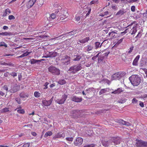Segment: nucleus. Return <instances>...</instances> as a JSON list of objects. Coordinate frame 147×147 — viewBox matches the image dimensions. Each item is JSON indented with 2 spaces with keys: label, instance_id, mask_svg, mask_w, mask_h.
<instances>
[{
  "label": "nucleus",
  "instance_id": "obj_60",
  "mask_svg": "<svg viewBox=\"0 0 147 147\" xmlns=\"http://www.w3.org/2000/svg\"><path fill=\"white\" fill-rule=\"evenodd\" d=\"M112 8L114 10H117V7L115 5H112Z\"/></svg>",
  "mask_w": 147,
  "mask_h": 147
},
{
  "label": "nucleus",
  "instance_id": "obj_56",
  "mask_svg": "<svg viewBox=\"0 0 147 147\" xmlns=\"http://www.w3.org/2000/svg\"><path fill=\"white\" fill-rule=\"evenodd\" d=\"M49 84V83L47 82H46L44 84V86L45 87L44 88V89H47L48 88L47 86Z\"/></svg>",
  "mask_w": 147,
  "mask_h": 147
},
{
  "label": "nucleus",
  "instance_id": "obj_3",
  "mask_svg": "<svg viewBox=\"0 0 147 147\" xmlns=\"http://www.w3.org/2000/svg\"><path fill=\"white\" fill-rule=\"evenodd\" d=\"M49 72L53 75H59L60 74V70L59 69L53 66H50L48 68Z\"/></svg>",
  "mask_w": 147,
  "mask_h": 147
},
{
  "label": "nucleus",
  "instance_id": "obj_38",
  "mask_svg": "<svg viewBox=\"0 0 147 147\" xmlns=\"http://www.w3.org/2000/svg\"><path fill=\"white\" fill-rule=\"evenodd\" d=\"M34 95L36 97L38 98L40 96L41 94L39 92L36 91L34 92Z\"/></svg>",
  "mask_w": 147,
  "mask_h": 147
},
{
  "label": "nucleus",
  "instance_id": "obj_46",
  "mask_svg": "<svg viewBox=\"0 0 147 147\" xmlns=\"http://www.w3.org/2000/svg\"><path fill=\"white\" fill-rule=\"evenodd\" d=\"M32 52H28V51L26 52L25 53H24L23 54V55L24 56V57L26 56L29 55L30 53Z\"/></svg>",
  "mask_w": 147,
  "mask_h": 147
},
{
  "label": "nucleus",
  "instance_id": "obj_53",
  "mask_svg": "<svg viewBox=\"0 0 147 147\" xmlns=\"http://www.w3.org/2000/svg\"><path fill=\"white\" fill-rule=\"evenodd\" d=\"M91 10V8H90L89 9V10L88 11L87 13L86 14V18L90 14V13Z\"/></svg>",
  "mask_w": 147,
  "mask_h": 147
},
{
  "label": "nucleus",
  "instance_id": "obj_24",
  "mask_svg": "<svg viewBox=\"0 0 147 147\" xmlns=\"http://www.w3.org/2000/svg\"><path fill=\"white\" fill-rule=\"evenodd\" d=\"M13 35V34L10 32H2L3 36H12Z\"/></svg>",
  "mask_w": 147,
  "mask_h": 147
},
{
  "label": "nucleus",
  "instance_id": "obj_48",
  "mask_svg": "<svg viewBox=\"0 0 147 147\" xmlns=\"http://www.w3.org/2000/svg\"><path fill=\"white\" fill-rule=\"evenodd\" d=\"M66 140L67 141L72 142L73 140V138L71 137H67L66 138Z\"/></svg>",
  "mask_w": 147,
  "mask_h": 147
},
{
  "label": "nucleus",
  "instance_id": "obj_42",
  "mask_svg": "<svg viewBox=\"0 0 147 147\" xmlns=\"http://www.w3.org/2000/svg\"><path fill=\"white\" fill-rule=\"evenodd\" d=\"M95 145L93 144H87L85 145L84 147H94Z\"/></svg>",
  "mask_w": 147,
  "mask_h": 147
},
{
  "label": "nucleus",
  "instance_id": "obj_61",
  "mask_svg": "<svg viewBox=\"0 0 147 147\" xmlns=\"http://www.w3.org/2000/svg\"><path fill=\"white\" fill-rule=\"evenodd\" d=\"M131 10L133 12H134L135 11V6H132L131 7Z\"/></svg>",
  "mask_w": 147,
  "mask_h": 147
},
{
  "label": "nucleus",
  "instance_id": "obj_43",
  "mask_svg": "<svg viewBox=\"0 0 147 147\" xmlns=\"http://www.w3.org/2000/svg\"><path fill=\"white\" fill-rule=\"evenodd\" d=\"M98 1L96 0V1H94V0H93L91 1L90 2V5H92V4H97L98 3Z\"/></svg>",
  "mask_w": 147,
  "mask_h": 147
},
{
  "label": "nucleus",
  "instance_id": "obj_49",
  "mask_svg": "<svg viewBox=\"0 0 147 147\" xmlns=\"http://www.w3.org/2000/svg\"><path fill=\"white\" fill-rule=\"evenodd\" d=\"M142 147H147V142L144 141Z\"/></svg>",
  "mask_w": 147,
  "mask_h": 147
},
{
  "label": "nucleus",
  "instance_id": "obj_36",
  "mask_svg": "<svg viewBox=\"0 0 147 147\" xmlns=\"http://www.w3.org/2000/svg\"><path fill=\"white\" fill-rule=\"evenodd\" d=\"M121 124H122L123 125H127L128 126L130 125V123L129 122H128L126 121L123 120V121H122Z\"/></svg>",
  "mask_w": 147,
  "mask_h": 147
},
{
  "label": "nucleus",
  "instance_id": "obj_19",
  "mask_svg": "<svg viewBox=\"0 0 147 147\" xmlns=\"http://www.w3.org/2000/svg\"><path fill=\"white\" fill-rule=\"evenodd\" d=\"M93 49V47L91 45H88L86 47H85V49L87 52L91 51Z\"/></svg>",
  "mask_w": 147,
  "mask_h": 147
},
{
  "label": "nucleus",
  "instance_id": "obj_4",
  "mask_svg": "<svg viewBox=\"0 0 147 147\" xmlns=\"http://www.w3.org/2000/svg\"><path fill=\"white\" fill-rule=\"evenodd\" d=\"M82 69L81 66L80 65H75L71 67L69 71H71L73 74H75L77 71L80 70Z\"/></svg>",
  "mask_w": 147,
  "mask_h": 147
},
{
  "label": "nucleus",
  "instance_id": "obj_41",
  "mask_svg": "<svg viewBox=\"0 0 147 147\" xmlns=\"http://www.w3.org/2000/svg\"><path fill=\"white\" fill-rule=\"evenodd\" d=\"M124 39L123 38H122L119 40H118L115 43V45H119L121 43V42H122L123 41V39Z\"/></svg>",
  "mask_w": 147,
  "mask_h": 147
},
{
  "label": "nucleus",
  "instance_id": "obj_17",
  "mask_svg": "<svg viewBox=\"0 0 147 147\" xmlns=\"http://www.w3.org/2000/svg\"><path fill=\"white\" fill-rule=\"evenodd\" d=\"M137 31V28L135 27H133L131 30H129V33H130L131 35H133L136 33Z\"/></svg>",
  "mask_w": 147,
  "mask_h": 147
},
{
  "label": "nucleus",
  "instance_id": "obj_14",
  "mask_svg": "<svg viewBox=\"0 0 147 147\" xmlns=\"http://www.w3.org/2000/svg\"><path fill=\"white\" fill-rule=\"evenodd\" d=\"M87 94L90 95L94 94L95 92V89L94 88H90L86 90Z\"/></svg>",
  "mask_w": 147,
  "mask_h": 147
},
{
  "label": "nucleus",
  "instance_id": "obj_15",
  "mask_svg": "<svg viewBox=\"0 0 147 147\" xmlns=\"http://www.w3.org/2000/svg\"><path fill=\"white\" fill-rule=\"evenodd\" d=\"M52 102V100H43L42 103L43 105L45 106H49Z\"/></svg>",
  "mask_w": 147,
  "mask_h": 147
},
{
  "label": "nucleus",
  "instance_id": "obj_16",
  "mask_svg": "<svg viewBox=\"0 0 147 147\" xmlns=\"http://www.w3.org/2000/svg\"><path fill=\"white\" fill-rule=\"evenodd\" d=\"M140 58V55H138L134 59L132 63L133 65L137 66L138 65V60Z\"/></svg>",
  "mask_w": 147,
  "mask_h": 147
},
{
  "label": "nucleus",
  "instance_id": "obj_12",
  "mask_svg": "<svg viewBox=\"0 0 147 147\" xmlns=\"http://www.w3.org/2000/svg\"><path fill=\"white\" fill-rule=\"evenodd\" d=\"M136 145L137 147H142L144 141L138 139H136Z\"/></svg>",
  "mask_w": 147,
  "mask_h": 147
},
{
  "label": "nucleus",
  "instance_id": "obj_13",
  "mask_svg": "<svg viewBox=\"0 0 147 147\" xmlns=\"http://www.w3.org/2000/svg\"><path fill=\"white\" fill-rule=\"evenodd\" d=\"M36 0H30L27 2L26 6L28 8H30L34 4Z\"/></svg>",
  "mask_w": 147,
  "mask_h": 147
},
{
  "label": "nucleus",
  "instance_id": "obj_33",
  "mask_svg": "<svg viewBox=\"0 0 147 147\" xmlns=\"http://www.w3.org/2000/svg\"><path fill=\"white\" fill-rule=\"evenodd\" d=\"M18 89L17 87L14 86L11 89V92L12 93H14L16 92L18 90Z\"/></svg>",
  "mask_w": 147,
  "mask_h": 147
},
{
  "label": "nucleus",
  "instance_id": "obj_2",
  "mask_svg": "<svg viewBox=\"0 0 147 147\" xmlns=\"http://www.w3.org/2000/svg\"><path fill=\"white\" fill-rule=\"evenodd\" d=\"M126 73L124 71L119 72L115 73L112 76V80H119L122 77L124 76Z\"/></svg>",
  "mask_w": 147,
  "mask_h": 147
},
{
  "label": "nucleus",
  "instance_id": "obj_37",
  "mask_svg": "<svg viewBox=\"0 0 147 147\" xmlns=\"http://www.w3.org/2000/svg\"><path fill=\"white\" fill-rule=\"evenodd\" d=\"M116 33L115 32H110L109 33L108 35L109 36H110L111 35V37L112 38H114V36L115 35V34Z\"/></svg>",
  "mask_w": 147,
  "mask_h": 147
},
{
  "label": "nucleus",
  "instance_id": "obj_35",
  "mask_svg": "<svg viewBox=\"0 0 147 147\" xmlns=\"http://www.w3.org/2000/svg\"><path fill=\"white\" fill-rule=\"evenodd\" d=\"M58 83L61 85L64 84L66 83V81L64 80H60L58 82Z\"/></svg>",
  "mask_w": 147,
  "mask_h": 147
},
{
  "label": "nucleus",
  "instance_id": "obj_9",
  "mask_svg": "<svg viewBox=\"0 0 147 147\" xmlns=\"http://www.w3.org/2000/svg\"><path fill=\"white\" fill-rule=\"evenodd\" d=\"M111 141L113 142L115 144H118L120 143L121 138L119 137H113L111 139Z\"/></svg>",
  "mask_w": 147,
  "mask_h": 147
},
{
  "label": "nucleus",
  "instance_id": "obj_27",
  "mask_svg": "<svg viewBox=\"0 0 147 147\" xmlns=\"http://www.w3.org/2000/svg\"><path fill=\"white\" fill-rule=\"evenodd\" d=\"M49 55L51 57H55L57 55V53L55 52H49Z\"/></svg>",
  "mask_w": 147,
  "mask_h": 147
},
{
  "label": "nucleus",
  "instance_id": "obj_45",
  "mask_svg": "<svg viewBox=\"0 0 147 147\" xmlns=\"http://www.w3.org/2000/svg\"><path fill=\"white\" fill-rule=\"evenodd\" d=\"M15 100L19 104H21V99L20 98H16L15 99Z\"/></svg>",
  "mask_w": 147,
  "mask_h": 147
},
{
  "label": "nucleus",
  "instance_id": "obj_8",
  "mask_svg": "<svg viewBox=\"0 0 147 147\" xmlns=\"http://www.w3.org/2000/svg\"><path fill=\"white\" fill-rule=\"evenodd\" d=\"M83 139L80 137H78L74 141V144L76 146H79L82 144Z\"/></svg>",
  "mask_w": 147,
  "mask_h": 147
},
{
  "label": "nucleus",
  "instance_id": "obj_30",
  "mask_svg": "<svg viewBox=\"0 0 147 147\" xmlns=\"http://www.w3.org/2000/svg\"><path fill=\"white\" fill-rule=\"evenodd\" d=\"M56 17V15L54 13H53L49 17V20H52L55 19Z\"/></svg>",
  "mask_w": 147,
  "mask_h": 147
},
{
  "label": "nucleus",
  "instance_id": "obj_23",
  "mask_svg": "<svg viewBox=\"0 0 147 147\" xmlns=\"http://www.w3.org/2000/svg\"><path fill=\"white\" fill-rule=\"evenodd\" d=\"M102 145L105 146H108L109 144V143L108 140H103L102 142Z\"/></svg>",
  "mask_w": 147,
  "mask_h": 147
},
{
  "label": "nucleus",
  "instance_id": "obj_31",
  "mask_svg": "<svg viewBox=\"0 0 147 147\" xmlns=\"http://www.w3.org/2000/svg\"><path fill=\"white\" fill-rule=\"evenodd\" d=\"M20 96L21 98H25L28 97V95H26L24 92H22L20 94Z\"/></svg>",
  "mask_w": 147,
  "mask_h": 147
},
{
  "label": "nucleus",
  "instance_id": "obj_54",
  "mask_svg": "<svg viewBox=\"0 0 147 147\" xmlns=\"http://www.w3.org/2000/svg\"><path fill=\"white\" fill-rule=\"evenodd\" d=\"M23 39L24 40H31L34 39V38H24Z\"/></svg>",
  "mask_w": 147,
  "mask_h": 147
},
{
  "label": "nucleus",
  "instance_id": "obj_20",
  "mask_svg": "<svg viewBox=\"0 0 147 147\" xmlns=\"http://www.w3.org/2000/svg\"><path fill=\"white\" fill-rule=\"evenodd\" d=\"M123 91V90H122L121 88H118L117 90H115L114 91H113L112 92H111L112 94H119L122 92Z\"/></svg>",
  "mask_w": 147,
  "mask_h": 147
},
{
  "label": "nucleus",
  "instance_id": "obj_50",
  "mask_svg": "<svg viewBox=\"0 0 147 147\" xmlns=\"http://www.w3.org/2000/svg\"><path fill=\"white\" fill-rule=\"evenodd\" d=\"M30 143H27L24 144L23 145L22 147H29L30 146Z\"/></svg>",
  "mask_w": 147,
  "mask_h": 147
},
{
  "label": "nucleus",
  "instance_id": "obj_51",
  "mask_svg": "<svg viewBox=\"0 0 147 147\" xmlns=\"http://www.w3.org/2000/svg\"><path fill=\"white\" fill-rule=\"evenodd\" d=\"M142 36V33L141 32H140L138 33V34L135 37L136 38H140Z\"/></svg>",
  "mask_w": 147,
  "mask_h": 147
},
{
  "label": "nucleus",
  "instance_id": "obj_22",
  "mask_svg": "<svg viewBox=\"0 0 147 147\" xmlns=\"http://www.w3.org/2000/svg\"><path fill=\"white\" fill-rule=\"evenodd\" d=\"M74 59H73L74 61H79L81 58V56L78 54L74 55Z\"/></svg>",
  "mask_w": 147,
  "mask_h": 147
},
{
  "label": "nucleus",
  "instance_id": "obj_5",
  "mask_svg": "<svg viewBox=\"0 0 147 147\" xmlns=\"http://www.w3.org/2000/svg\"><path fill=\"white\" fill-rule=\"evenodd\" d=\"M80 112L78 110H74L71 112L70 115L73 118H77L80 117Z\"/></svg>",
  "mask_w": 147,
  "mask_h": 147
},
{
  "label": "nucleus",
  "instance_id": "obj_64",
  "mask_svg": "<svg viewBox=\"0 0 147 147\" xmlns=\"http://www.w3.org/2000/svg\"><path fill=\"white\" fill-rule=\"evenodd\" d=\"M7 13L5 10L4 12H3V14L2 16L3 17H5L7 16Z\"/></svg>",
  "mask_w": 147,
  "mask_h": 147
},
{
  "label": "nucleus",
  "instance_id": "obj_25",
  "mask_svg": "<svg viewBox=\"0 0 147 147\" xmlns=\"http://www.w3.org/2000/svg\"><path fill=\"white\" fill-rule=\"evenodd\" d=\"M107 88H104L101 89L100 91L99 92V95H101L103 94H104L107 92L108 91H107Z\"/></svg>",
  "mask_w": 147,
  "mask_h": 147
},
{
  "label": "nucleus",
  "instance_id": "obj_44",
  "mask_svg": "<svg viewBox=\"0 0 147 147\" xmlns=\"http://www.w3.org/2000/svg\"><path fill=\"white\" fill-rule=\"evenodd\" d=\"M17 112L21 114H24L25 113V111L24 109H21V110H17Z\"/></svg>",
  "mask_w": 147,
  "mask_h": 147
},
{
  "label": "nucleus",
  "instance_id": "obj_63",
  "mask_svg": "<svg viewBox=\"0 0 147 147\" xmlns=\"http://www.w3.org/2000/svg\"><path fill=\"white\" fill-rule=\"evenodd\" d=\"M138 0H129L127 1V2L129 3H133L134 2L137 1Z\"/></svg>",
  "mask_w": 147,
  "mask_h": 147
},
{
  "label": "nucleus",
  "instance_id": "obj_29",
  "mask_svg": "<svg viewBox=\"0 0 147 147\" xmlns=\"http://www.w3.org/2000/svg\"><path fill=\"white\" fill-rule=\"evenodd\" d=\"M40 61H39V60H36L34 59H32L30 61V62L31 64H33L37 63L38 62H39Z\"/></svg>",
  "mask_w": 147,
  "mask_h": 147
},
{
  "label": "nucleus",
  "instance_id": "obj_18",
  "mask_svg": "<svg viewBox=\"0 0 147 147\" xmlns=\"http://www.w3.org/2000/svg\"><path fill=\"white\" fill-rule=\"evenodd\" d=\"M63 137V134H61V133L58 132L56 135L53 136V139L59 138Z\"/></svg>",
  "mask_w": 147,
  "mask_h": 147
},
{
  "label": "nucleus",
  "instance_id": "obj_1",
  "mask_svg": "<svg viewBox=\"0 0 147 147\" xmlns=\"http://www.w3.org/2000/svg\"><path fill=\"white\" fill-rule=\"evenodd\" d=\"M129 78L132 84L134 86L138 85L140 82V78L137 75H133Z\"/></svg>",
  "mask_w": 147,
  "mask_h": 147
},
{
  "label": "nucleus",
  "instance_id": "obj_62",
  "mask_svg": "<svg viewBox=\"0 0 147 147\" xmlns=\"http://www.w3.org/2000/svg\"><path fill=\"white\" fill-rule=\"evenodd\" d=\"M5 11L7 12V13H8L9 14H10L11 13V11L10 10V9L9 8H7L5 9Z\"/></svg>",
  "mask_w": 147,
  "mask_h": 147
},
{
  "label": "nucleus",
  "instance_id": "obj_40",
  "mask_svg": "<svg viewBox=\"0 0 147 147\" xmlns=\"http://www.w3.org/2000/svg\"><path fill=\"white\" fill-rule=\"evenodd\" d=\"M124 11L121 10L119 11L116 14V15H121L123 14Z\"/></svg>",
  "mask_w": 147,
  "mask_h": 147
},
{
  "label": "nucleus",
  "instance_id": "obj_28",
  "mask_svg": "<svg viewBox=\"0 0 147 147\" xmlns=\"http://www.w3.org/2000/svg\"><path fill=\"white\" fill-rule=\"evenodd\" d=\"M9 111V108L7 107H5L1 110V112L2 113H5Z\"/></svg>",
  "mask_w": 147,
  "mask_h": 147
},
{
  "label": "nucleus",
  "instance_id": "obj_32",
  "mask_svg": "<svg viewBox=\"0 0 147 147\" xmlns=\"http://www.w3.org/2000/svg\"><path fill=\"white\" fill-rule=\"evenodd\" d=\"M95 49H97L99 47H100L101 46V44L100 45V42H96L95 43Z\"/></svg>",
  "mask_w": 147,
  "mask_h": 147
},
{
  "label": "nucleus",
  "instance_id": "obj_34",
  "mask_svg": "<svg viewBox=\"0 0 147 147\" xmlns=\"http://www.w3.org/2000/svg\"><path fill=\"white\" fill-rule=\"evenodd\" d=\"M52 133L51 131H48L47 132L45 133V135L44 137L45 138L47 137L48 136H51L52 135Z\"/></svg>",
  "mask_w": 147,
  "mask_h": 147
},
{
  "label": "nucleus",
  "instance_id": "obj_6",
  "mask_svg": "<svg viewBox=\"0 0 147 147\" xmlns=\"http://www.w3.org/2000/svg\"><path fill=\"white\" fill-rule=\"evenodd\" d=\"M67 97V95L65 94L63 95L61 98L58 99L56 100V102L59 104H63Z\"/></svg>",
  "mask_w": 147,
  "mask_h": 147
},
{
  "label": "nucleus",
  "instance_id": "obj_57",
  "mask_svg": "<svg viewBox=\"0 0 147 147\" xmlns=\"http://www.w3.org/2000/svg\"><path fill=\"white\" fill-rule=\"evenodd\" d=\"M133 49L134 47L133 46H132L131 47H130V50L128 52V53H131L132 52V51L133 50Z\"/></svg>",
  "mask_w": 147,
  "mask_h": 147
},
{
  "label": "nucleus",
  "instance_id": "obj_59",
  "mask_svg": "<svg viewBox=\"0 0 147 147\" xmlns=\"http://www.w3.org/2000/svg\"><path fill=\"white\" fill-rule=\"evenodd\" d=\"M3 88L4 90H6V91L8 90V88L7 85H5L3 87Z\"/></svg>",
  "mask_w": 147,
  "mask_h": 147
},
{
  "label": "nucleus",
  "instance_id": "obj_52",
  "mask_svg": "<svg viewBox=\"0 0 147 147\" xmlns=\"http://www.w3.org/2000/svg\"><path fill=\"white\" fill-rule=\"evenodd\" d=\"M132 103L133 104H135L138 102V100L135 98H133L132 100Z\"/></svg>",
  "mask_w": 147,
  "mask_h": 147
},
{
  "label": "nucleus",
  "instance_id": "obj_47",
  "mask_svg": "<svg viewBox=\"0 0 147 147\" xmlns=\"http://www.w3.org/2000/svg\"><path fill=\"white\" fill-rule=\"evenodd\" d=\"M8 18L9 20H14L15 19V17L11 15L9 16Z\"/></svg>",
  "mask_w": 147,
  "mask_h": 147
},
{
  "label": "nucleus",
  "instance_id": "obj_55",
  "mask_svg": "<svg viewBox=\"0 0 147 147\" xmlns=\"http://www.w3.org/2000/svg\"><path fill=\"white\" fill-rule=\"evenodd\" d=\"M129 30H130L129 29V28H128L127 29H126L124 32H121V34H123V33L125 34L128 32H129Z\"/></svg>",
  "mask_w": 147,
  "mask_h": 147
},
{
  "label": "nucleus",
  "instance_id": "obj_10",
  "mask_svg": "<svg viewBox=\"0 0 147 147\" xmlns=\"http://www.w3.org/2000/svg\"><path fill=\"white\" fill-rule=\"evenodd\" d=\"M71 100L73 101L77 102H80L82 100V98L81 97H78L76 96H73L71 97Z\"/></svg>",
  "mask_w": 147,
  "mask_h": 147
},
{
  "label": "nucleus",
  "instance_id": "obj_58",
  "mask_svg": "<svg viewBox=\"0 0 147 147\" xmlns=\"http://www.w3.org/2000/svg\"><path fill=\"white\" fill-rule=\"evenodd\" d=\"M11 75L13 77L17 76V74L15 72H13L11 74Z\"/></svg>",
  "mask_w": 147,
  "mask_h": 147
},
{
  "label": "nucleus",
  "instance_id": "obj_39",
  "mask_svg": "<svg viewBox=\"0 0 147 147\" xmlns=\"http://www.w3.org/2000/svg\"><path fill=\"white\" fill-rule=\"evenodd\" d=\"M4 46L6 48L7 47V45L4 42H0V47Z\"/></svg>",
  "mask_w": 147,
  "mask_h": 147
},
{
  "label": "nucleus",
  "instance_id": "obj_26",
  "mask_svg": "<svg viewBox=\"0 0 147 147\" xmlns=\"http://www.w3.org/2000/svg\"><path fill=\"white\" fill-rule=\"evenodd\" d=\"M74 19L75 21L77 22H78L79 23L80 22V17L78 14H77L76 15Z\"/></svg>",
  "mask_w": 147,
  "mask_h": 147
},
{
  "label": "nucleus",
  "instance_id": "obj_11",
  "mask_svg": "<svg viewBox=\"0 0 147 147\" xmlns=\"http://www.w3.org/2000/svg\"><path fill=\"white\" fill-rule=\"evenodd\" d=\"M61 13L62 15H61L62 16L60 17V19L62 20L64 19L65 18H66L68 17V14L67 11L66 10H63L62 11Z\"/></svg>",
  "mask_w": 147,
  "mask_h": 147
},
{
  "label": "nucleus",
  "instance_id": "obj_21",
  "mask_svg": "<svg viewBox=\"0 0 147 147\" xmlns=\"http://www.w3.org/2000/svg\"><path fill=\"white\" fill-rule=\"evenodd\" d=\"M89 39L90 38L89 37H87L82 40H79V42L80 43H84L88 42Z\"/></svg>",
  "mask_w": 147,
  "mask_h": 147
},
{
  "label": "nucleus",
  "instance_id": "obj_7",
  "mask_svg": "<svg viewBox=\"0 0 147 147\" xmlns=\"http://www.w3.org/2000/svg\"><path fill=\"white\" fill-rule=\"evenodd\" d=\"M71 58L68 55H65L61 59L62 62L65 65H68L70 63Z\"/></svg>",
  "mask_w": 147,
  "mask_h": 147
}]
</instances>
